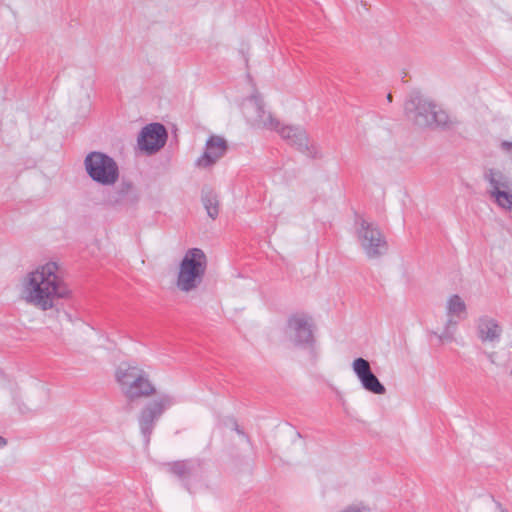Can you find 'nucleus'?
<instances>
[{"label": "nucleus", "mask_w": 512, "mask_h": 512, "mask_svg": "<svg viewBox=\"0 0 512 512\" xmlns=\"http://www.w3.org/2000/svg\"><path fill=\"white\" fill-rule=\"evenodd\" d=\"M404 109L407 117L421 128L452 130L458 124V121L451 118L446 111L437 109L436 104L419 94L407 100Z\"/></svg>", "instance_id": "7ed1b4c3"}, {"label": "nucleus", "mask_w": 512, "mask_h": 512, "mask_svg": "<svg viewBox=\"0 0 512 512\" xmlns=\"http://www.w3.org/2000/svg\"><path fill=\"white\" fill-rule=\"evenodd\" d=\"M227 150V141L221 136L213 135L207 140L206 150L197 160V165L203 168L210 167L222 158Z\"/></svg>", "instance_id": "ddd939ff"}, {"label": "nucleus", "mask_w": 512, "mask_h": 512, "mask_svg": "<svg viewBox=\"0 0 512 512\" xmlns=\"http://www.w3.org/2000/svg\"><path fill=\"white\" fill-rule=\"evenodd\" d=\"M233 428L234 430L239 434L247 438V435L244 433V431L240 428L238 423L236 421H233Z\"/></svg>", "instance_id": "4be33fe9"}, {"label": "nucleus", "mask_w": 512, "mask_h": 512, "mask_svg": "<svg viewBox=\"0 0 512 512\" xmlns=\"http://www.w3.org/2000/svg\"><path fill=\"white\" fill-rule=\"evenodd\" d=\"M139 200L140 193L130 181H122L107 197L108 204L114 207H133Z\"/></svg>", "instance_id": "f8f14e48"}, {"label": "nucleus", "mask_w": 512, "mask_h": 512, "mask_svg": "<svg viewBox=\"0 0 512 512\" xmlns=\"http://www.w3.org/2000/svg\"><path fill=\"white\" fill-rule=\"evenodd\" d=\"M13 403L14 405H16L18 411L21 413V414H29L33 411V409L31 407H29L24 401L23 399L18 396V395H15L13 397Z\"/></svg>", "instance_id": "6ab92c4d"}, {"label": "nucleus", "mask_w": 512, "mask_h": 512, "mask_svg": "<svg viewBox=\"0 0 512 512\" xmlns=\"http://www.w3.org/2000/svg\"><path fill=\"white\" fill-rule=\"evenodd\" d=\"M496 507L499 510V512H508V510L504 508L500 502H496Z\"/></svg>", "instance_id": "5701e85b"}, {"label": "nucleus", "mask_w": 512, "mask_h": 512, "mask_svg": "<svg viewBox=\"0 0 512 512\" xmlns=\"http://www.w3.org/2000/svg\"><path fill=\"white\" fill-rule=\"evenodd\" d=\"M446 308L449 316H457L458 318H462V315L466 314V304L457 294L452 295L448 299Z\"/></svg>", "instance_id": "a211bd4d"}, {"label": "nucleus", "mask_w": 512, "mask_h": 512, "mask_svg": "<svg viewBox=\"0 0 512 512\" xmlns=\"http://www.w3.org/2000/svg\"><path fill=\"white\" fill-rule=\"evenodd\" d=\"M202 202L210 218L216 219L219 214L218 196L212 190L203 191Z\"/></svg>", "instance_id": "f3484780"}, {"label": "nucleus", "mask_w": 512, "mask_h": 512, "mask_svg": "<svg viewBox=\"0 0 512 512\" xmlns=\"http://www.w3.org/2000/svg\"><path fill=\"white\" fill-rule=\"evenodd\" d=\"M352 368L362 387L373 394L383 395L386 393L385 386L379 381L372 372L370 363L364 358H356L352 363Z\"/></svg>", "instance_id": "9b49d317"}, {"label": "nucleus", "mask_w": 512, "mask_h": 512, "mask_svg": "<svg viewBox=\"0 0 512 512\" xmlns=\"http://www.w3.org/2000/svg\"><path fill=\"white\" fill-rule=\"evenodd\" d=\"M201 468V462L197 459H187L181 461H174L167 464V470L180 481L185 483L186 488L189 490L187 481L193 477Z\"/></svg>", "instance_id": "2eb2a0df"}, {"label": "nucleus", "mask_w": 512, "mask_h": 512, "mask_svg": "<svg viewBox=\"0 0 512 512\" xmlns=\"http://www.w3.org/2000/svg\"><path fill=\"white\" fill-rule=\"evenodd\" d=\"M501 149L509 155V157L512 160V142L509 141H503L501 143Z\"/></svg>", "instance_id": "412c9836"}, {"label": "nucleus", "mask_w": 512, "mask_h": 512, "mask_svg": "<svg viewBox=\"0 0 512 512\" xmlns=\"http://www.w3.org/2000/svg\"><path fill=\"white\" fill-rule=\"evenodd\" d=\"M174 403L175 400L171 395L162 394L156 399L147 402L141 408L138 416V424L146 445L150 443L156 422Z\"/></svg>", "instance_id": "0eeeda50"}, {"label": "nucleus", "mask_w": 512, "mask_h": 512, "mask_svg": "<svg viewBox=\"0 0 512 512\" xmlns=\"http://www.w3.org/2000/svg\"><path fill=\"white\" fill-rule=\"evenodd\" d=\"M56 262H48L30 272L23 284V298L34 307L47 311L60 299L67 298L70 290L58 272Z\"/></svg>", "instance_id": "f257e3e1"}, {"label": "nucleus", "mask_w": 512, "mask_h": 512, "mask_svg": "<svg viewBox=\"0 0 512 512\" xmlns=\"http://www.w3.org/2000/svg\"><path fill=\"white\" fill-rule=\"evenodd\" d=\"M357 233L361 246L369 258H378L386 253L388 245L385 237L372 223L361 219Z\"/></svg>", "instance_id": "6e6552de"}, {"label": "nucleus", "mask_w": 512, "mask_h": 512, "mask_svg": "<svg viewBox=\"0 0 512 512\" xmlns=\"http://www.w3.org/2000/svg\"><path fill=\"white\" fill-rule=\"evenodd\" d=\"M502 174L499 171L489 169L485 173V179L490 183L492 190L491 195L495 197L496 202L503 208H511L512 192L509 193L501 188H505L506 184L501 181Z\"/></svg>", "instance_id": "4468645a"}, {"label": "nucleus", "mask_w": 512, "mask_h": 512, "mask_svg": "<svg viewBox=\"0 0 512 512\" xmlns=\"http://www.w3.org/2000/svg\"><path fill=\"white\" fill-rule=\"evenodd\" d=\"M289 337L296 346L313 347L315 343L313 335L312 318L304 313L291 315L287 321Z\"/></svg>", "instance_id": "1a4fd4ad"}, {"label": "nucleus", "mask_w": 512, "mask_h": 512, "mask_svg": "<svg viewBox=\"0 0 512 512\" xmlns=\"http://www.w3.org/2000/svg\"><path fill=\"white\" fill-rule=\"evenodd\" d=\"M206 268L205 253L199 248L189 249L179 265L177 288L185 293L197 289L203 281Z\"/></svg>", "instance_id": "39448f33"}, {"label": "nucleus", "mask_w": 512, "mask_h": 512, "mask_svg": "<svg viewBox=\"0 0 512 512\" xmlns=\"http://www.w3.org/2000/svg\"><path fill=\"white\" fill-rule=\"evenodd\" d=\"M503 329L499 322L489 316H482L477 321V335L482 342H497Z\"/></svg>", "instance_id": "dca6fc26"}, {"label": "nucleus", "mask_w": 512, "mask_h": 512, "mask_svg": "<svg viewBox=\"0 0 512 512\" xmlns=\"http://www.w3.org/2000/svg\"><path fill=\"white\" fill-rule=\"evenodd\" d=\"M489 357H490L491 363H494V360L492 359V355H490Z\"/></svg>", "instance_id": "a878e982"}, {"label": "nucleus", "mask_w": 512, "mask_h": 512, "mask_svg": "<svg viewBox=\"0 0 512 512\" xmlns=\"http://www.w3.org/2000/svg\"><path fill=\"white\" fill-rule=\"evenodd\" d=\"M84 167L87 175L102 186L114 185L120 176L117 162L100 151L88 153L84 159Z\"/></svg>", "instance_id": "423d86ee"}, {"label": "nucleus", "mask_w": 512, "mask_h": 512, "mask_svg": "<svg viewBox=\"0 0 512 512\" xmlns=\"http://www.w3.org/2000/svg\"><path fill=\"white\" fill-rule=\"evenodd\" d=\"M167 137L168 134L164 125L151 123L141 130L138 136V145L141 150L153 154L166 144Z\"/></svg>", "instance_id": "9d476101"}, {"label": "nucleus", "mask_w": 512, "mask_h": 512, "mask_svg": "<svg viewBox=\"0 0 512 512\" xmlns=\"http://www.w3.org/2000/svg\"><path fill=\"white\" fill-rule=\"evenodd\" d=\"M242 110L252 126L277 131L290 145L312 159L323 157L320 147L309 143L308 135L304 129L295 126L280 127L279 120L265 110L263 100L259 94H253L246 98Z\"/></svg>", "instance_id": "f03ea898"}, {"label": "nucleus", "mask_w": 512, "mask_h": 512, "mask_svg": "<svg viewBox=\"0 0 512 512\" xmlns=\"http://www.w3.org/2000/svg\"><path fill=\"white\" fill-rule=\"evenodd\" d=\"M115 380L129 404L156 393L148 372L133 363L122 362L115 370Z\"/></svg>", "instance_id": "20e7f679"}, {"label": "nucleus", "mask_w": 512, "mask_h": 512, "mask_svg": "<svg viewBox=\"0 0 512 512\" xmlns=\"http://www.w3.org/2000/svg\"><path fill=\"white\" fill-rule=\"evenodd\" d=\"M7 445V440L0 436V447H4Z\"/></svg>", "instance_id": "b1692460"}, {"label": "nucleus", "mask_w": 512, "mask_h": 512, "mask_svg": "<svg viewBox=\"0 0 512 512\" xmlns=\"http://www.w3.org/2000/svg\"><path fill=\"white\" fill-rule=\"evenodd\" d=\"M132 407L129 405L127 411H131Z\"/></svg>", "instance_id": "bb28decb"}, {"label": "nucleus", "mask_w": 512, "mask_h": 512, "mask_svg": "<svg viewBox=\"0 0 512 512\" xmlns=\"http://www.w3.org/2000/svg\"><path fill=\"white\" fill-rule=\"evenodd\" d=\"M511 376H512V369H511Z\"/></svg>", "instance_id": "cd10ccee"}, {"label": "nucleus", "mask_w": 512, "mask_h": 512, "mask_svg": "<svg viewBox=\"0 0 512 512\" xmlns=\"http://www.w3.org/2000/svg\"><path fill=\"white\" fill-rule=\"evenodd\" d=\"M387 100H388L389 102H391V101H392V94H390V93H389V94L387 95Z\"/></svg>", "instance_id": "393cba45"}, {"label": "nucleus", "mask_w": 512, "mask_h": 512, "mask_svg": "<svg viewBox=\"0 0 512 512\" xmlns=\"http://www.w3.org/2000/svg\"><path fill=\"white\" fill-rule=\"evenodd\" d=\"M450 325H456V322L453 321L452 319H449L447 321V324H446L444 332L441 335H439L440 341H451V340H453V333L449 331Z\"/></svg>", "instance_id": "aec40b11"}]
</instances>
